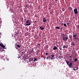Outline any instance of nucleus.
<instances>
[{"label": "nucleus", "instance_id": "nucleus-1", "mask_svg": "<svg viewBox=\"0 0 79 79\" xmlns=\"http://www.w3.org/2000/svg\"><path fill=\"white\" fill-rule=\"evenodd\" d=\"M26 24L25 26H30L31 25V23L30 22V21L29 20H27V21L26 22Z\"/></svg>", "mask_w": 79, "mask_h": 79}, {"label": "nucleus", "instance_id": "nucleus-2", "mask_svg": "<svg viewBox=\"0 0 79 79\" xmlns=\"http://www.w3.org/2000/svg\"><path fill=\"white\" fill-rule=\"evenodd\" d=\"M74 12L75 15H76L78 13V11H77V9L76 8L74 10Z\"/></svg>", "mask_w": 79, "mask_h": 79}, {"label": "nucleus", "instance_id": "nucleus-3", "mask_svg": "<svg viewBox=\"0 0 79 79\" xmlns=\"http://www.w3.org/2000/svg\"><path fill=\"white\" fill-rule=\"evenodd\" d=\"M69 38V37H68V36H67L66 38H65L64 37H63V39L64 41H67V40H68V39Z\"/></svg>", "mask_w": 79, "mask_h": 79}, {"label": "nucleus", "instance_id": "nucleus-4", "mask_svg": "<svg viewBox=\"0 0 79 79\" xmlns=\"http://www.w3.org/2000/svg\"><path fill=\"white\" fill-rule=\"evenodd\" d=\"M68 44H67L66 45H64L63 46V48H68Z\"/></svg>", "mask_w": 79, "mask_h": 79}, {"label": "nucleus", "instance_id": "nucleus-5", "mask_svg": "<svg viewBox=\"0 0 79 79\" xmlns=\"http://www.w3.org/2000/svg\"><path fill=\"white\" fill-rule=\"evenodd\" d=\"M69 68H71L73 66V63L72 62H70L69 65H68Z\"/></svg>", "mask_w": 79, "mask_h": 79}, {"label": "nucleus", "instance_id": "nucleus-6", "mask_svg": "<svg viewBox=\"0 0 79 79\" xmlns=\"http://www.w3.org/2000/svg\"><path fill=\"white\" fill-rule=\"evenodd\" d=\"M53 49L54 50H55L58 49V48L56 47V46H54V48H53Z\"/></svg>", "mask_w": 79, "mask_h": 79}, {"label": "nucleus", "instance_id": "nucleus-7", "mask_svg": "<svg viewBox=\"0 0 79 79\" xmlns=\"http://www.w3.org/2000/svg\"><path fill=\"white\" fill-rule=\"evenodd\" d=\"M43 23H45V22H47V20L45 18H44L43 19Z\"/></svg>", "mask_w": 79, "mask_h": 79}, {"label": "nucleus", "instance_id": "nucleus-8", "mask_svg": "<svg viewBox=\"0 0 79 79\" xmlns=\"http://www.w3.org/2000/svg\"><path fill=\"white\" fill-rule=\"evenodd\" d=\"M0 46H1V47H2V48H5V46L4 45H3V44H0Z\"/></svg>", "mask_w": 79, "mask_h": 79}, {"label": "nucleus", "instance_id": "nucleus-9", "mask_svg": "<svg viewBox=\"0 0 79 79\" xmlns=\"http://www.w3.org/2000/svg\"><path fill=\"white\" fill-rule=\"evenodd\" d=\"M73 37L74 38L76 37H77V34H76V33L73 34Z\"/></svg>", "mask_w": 79, "mask_h": 79}, {"label": "nucleus", "instance_id": "nucleus-10", "mask_svg": "<svg viewBox=\"0 0 79 79\" xmlns=\"http://www.w3.org/2000/svg\"><path fill=\"white\" fill-rule=\"evenodd\" d=\"M72 37H73V36H72V35H70L69 36V38L72 41H73V40H72Z\"/></svg>", "mask_w": 79, "mask_h": 79}, {"label": "nucleus", "instance_id": "nucleus-11", "mask_svg": "<svg viewBox=\"0 0 79 79\" xmlns=\"http://www.w3.org/2000/svg\"><path fill=\"white\" fill-rule=\"evenodd\" d=\"M15 47L16 48V47H19V48H20L21 47V46L20 45H19V44H17V45H15Z\"/></svg>", "mask_w": 79, "mask_h": 79}, {"label": "nucleus", "instance_id": "nucleus-12", "mask_svg": "<svg viewBox=\"0 0 79 79\" xmlns=\"http://www.w3.org/2000/svg\"><path fill=\"white\" fill-rule=\"evenodd\" d=\"M65 61H66V63H67V64L68 66V65H69V61H67V60H65Z\"/></svg>", "mask_w": 79, "mask_h": 79}, {"label": "nucleus", "instance_id": "nucleus-13", "mask_svg": "<svg viewBox=\"0 0 79 79\" xmlns=\"http://www.w3.org/2000/svg\"><path fill=\"white\" fill-rule=\"evenodd\" d=\"M71 45H73L74 46L75 45V44H74V42H72L71 43Z\"/></svg>", "mask_w": 79, "mask_h": 79}, {"label": "nucleus", "instance_id": "nucleus-14", "mask_svg": "<svg viewBox=\"0 0 79 79\" xmlns=\"http://www.w3.org/2000/svg\"><path fill=\"white\" fill-rule=\"evenodd\" d=\"M73 60H74V62H76L78 60V59H77V58H75L74 59H73Z\"/></svg>", "mask_w": 79, "mask_h": 79}, {"label": "nucleus", "instance_id": "nucleus-15", "mask_svg": "<svg viewBox=\"0 0 79 79\" xmlns=\"http://www.w3.org/2000/svg\"><path fill=\"white\" fill-rule=\"evenodd\" d=\"M40 29H41V30H44V28L42 27H40Z\"/></svg>", "mask_w": 79, "mask_h": 79}, {"label": "nucleus", "instance_id": "nucleus-16", "mask_svg": "<svg viewBox=\"0 0 79 79\" xmlns=\"http://www.w3.org/2000/svg\"><path fill=\"white\" fill-rule=\"evenodd\" d=\"M54 56H55L54 55H51L52 57H51V58H52V59H54L53 58H54Z\"/></svg>", "mask_w": 79, "mask_h": 79}, {"label": "nucleus", "instance_id": "nucleus-17", "mask_svg": "<svg viewBox=\"0 0 79 79\" xmlns=\"http://www.w3.org/2000/svg\"><path fill=\"white\" fill-rule=\"evenodd\" d=\"M40 45V44H38L37 45V47H39Z\"/></svg>", "mask_w": 79, "mask_h": 79}, {"label": "nucleus", "instance_id": "nucleus-18", "mask_svg": "<svg viewBox=\"0 0 79 79\" xmlns=\"http://www.w3.org/2000/svg\"><path fill=\"white\" fill-rule=\"evenodd\" d=\"M69 8L70 11H73V9L71 7H69Z\"/></svg>", "mask_w": 79, "mask_h": 79}, {"label": "nucleus", "instance_id": "nucleus-19", "mask_svg": "<svg viewBox=\"0 0 79 79\" xmlns=\"http://www.w3.org/2000/svg\"><path fill=\"white\" fill-rule=\"evenodd\" d=\"M56 29H60V27H56Z\"/></svg>", "mask_w": 79, "mask_h": 79}, {"label": "nucleus", "instance_id": "nucleus-20", "mask_svg": "<svg viewBox=\"0 0 79 79\" xmlns=\"http://www.w3.org/2000/svg\"><path fill=\"white\" fill-rule=\"evenodd\" d=\"M34 60H33V61H37V59L36 58H34Z\"/></svg>", "mask_w": 79, "mask_h": 79}, {"label": "nucleus", "instance_id": "nucleus-21", "mask_svg": "<svg viewBox=\"0 0 79 79\" xmlns=\"http://www.w3.org/2000/svg\"><path fill=\"white\" fill-rule=\"evenodd\" d=\"M64 26H65V27H67V26L66 25V24H64Z\"/></svg>", "mask_w": 79, "mask_h": 79}, {"label": "nucleus", "instance_id": "nucleus-22", "mask_svg": "<svg viewBox=\"0 0 79 79\" xmlns=\"http://www.w3.org/2000/svg\"><path fill=\"white\" fill-rule=\"evenodd\" d=\"M79 40V39L77 37V39H76V40L77 42V41H78V40Z\"/></svg>", "mask_w": 79, "mask_h": 79}, {"label": "nucleus", "instance_id": "nucleus-23", "mask_svg": "<svg viewBox=\"0 0 79 79\" xmlns=\"http://www.w3.org/2000/svg\"><path fill=\"white\" fill-rule=\"evenodd\" d=\"M72 60H73V59H72V58H71L69 59V61H72Z\"/></svg>", "mask_w": 79, "mask_h": 79}, {"label": "nucleus", "instance_id": "nucleus-24", "mask_svg": "<svg viewBox=\"0 0 79 79\" xmlns=\"http://www.w3.org/2000/svg\"><path fill=\"white\" fill-rule=\"evenodd\" d=\"M77 27L79 29V25H77Z\"/></svg>", "mask_w": 79, "mask_h": 79}, {"label": "nucleus", "instance_id": "nucleus-25", "mask_svg": "<svg viewBox=\"0 0 79 79\" xmlns=\"http://www.w3.org/2000/svg\"><path fill=\"white\" fill-rule=\"evenodd\" d=\"M25 6V7H27L26 9H27V5H26Z\"/></svg>", "mask_w": 79, "mask_h": 79}, {"label": "nucleus", "instance_id": "nucleus-26", "mask_svg": "<svg viewBox=\"0 0 79 79\" xmlns=\"http://www.w3.org/2000/svg\"><path fill=\"white\" fill-rule=\"evenodd\" d=\"M45 55H48V52H46L45 53Z\"/></svg>", "mask_w": 79, "mask_h": 79}, {"label": "nucleus", "instance_id": "nucleus-27", "mask_svg": "<svg viewBox=\"0 0 79 79\" xmlns=\"http://www.w3.org/2000/svg\"><path fill=\"white\" fill-rule=\"evenodd\" d=\"M67 24H68V25H69V22L68 23V22H67Z\"/></svg>", "mask_w": 79, "mask_h": 79}, {"label": "nucleus", "instance_id": "nucleus-28", "mask_svg": "<svg viewBox=\"0 0 79 79\" xmlns=\"http://www.w3.org/2000/svg\"><path fill=\"white\" fill-rule=\"evenodd\" d=\"M31 31L32 32H34V30H33Z\"/></svg>", "mask_w": 79, "mask_h": 79}, {"label": "nucleus", "instance_id": "nucleus-29", "mask_svg": "<svg viewBox=\"0 0 79 79\" xmlns=\"http://www.w3.org/2000/svg\"><path fill=\"white\" fill-rule=\"evenodd\" d=\"M73 70H74V71H76V69L74 68L73 69Z\"/></svg>", "mask_w": 79, "mask_h": 79}, {"label": "nucleus", "instance_id": "nucleus-30", "mask_svg": "<svg viewBox=\"0 0 79 79\" xmlns=\"http://www.w3.org/2000/svg\"><path fill=\"white\" fill-rule=\"evenodd\" d=\"M34 52V51L33 50V49L32 50H31V53H32V52Z\"/></svg>", "mask_w": 79, "mask_h": 79}, {"label": "nucleus", "instance_id": "nucleus-31", "mask_svg": "<svg viewBox=\"0 0 79 79\" xmlns=\"http://www.w3.org/2000/svg\"><path fill=\"white\" fill-rule=\"evenodd\" d=\"M77 38V37H74V39H76Z\"/></svg>", "mask_w": 79, "mask_h": 79}, {"label": "nucleus", "instance_id": "nucleus-32", "mask_svg": "<svg viewBox=\"0 0 79 79\" xmlns=\"http://www.w3.org/2000/svg\"><path fill=\"white\" fill-rule=\"evenodd\" d=\"M72 54L71 56L69 57V58H72Z\"/></svg>", "mask_w": 79, "mask_h": 79}, {"label": "nucleus", "instance_id": "nucleus-33", "mask_svg": "<svg viewBox=\"0 0 79 79\" xmlns=\"http://www.w3.org/2000/svg\"><path fill=\"white\" fill-rule=\"evenodd\" d=\"M76 70H77V69H78V68L77 67H76Z\"/></svg>", "mask_w": 79, "mask_h": 79}, {"label": "nucleus", "instance_id": "nucleus-34", "mask_svg": "<svg viewBox=\"0 0 79 79\" xmlns=\"http://www.w3.org/2000/svg\"><path fill=\"white\" fill-rule=\"evenodd\" d=\"M2 24V21H0V24Z\"/></svg>", "mask_w": 79, "mask_h": 79}, {"label": "nucleus", "instance_id": "nucleus-35", "mask_svg": "<svg viewBox=\"0 0 79 79\" xmlns=\"http://www.w3.org/2000/svg\"><path fill=\"white\" fill-rule=\"evenodd\" d=\"M60 50H62V49H61V48H60Z\"/></svg>", "mask_w": 79, "mask_h": 79}, {"label": "nucleus", "instance_id": "nucleus-36", "mask_svg": "<svg viewBox=\"0 0 79 79\" xmlns=\"http://www.w3.org/2000/svg\"><path fill=\"white\" fill-rule=\"evenodd\" d=\"M2 69H4V68H3V67H2V68L1 70Z\"/></svg>", "mask_w": 79, "mask_h": 79}, {"label": "nucleus", "instance_id": "nucleus-37", "mask_svg": "<svg viewBox=\"0 0 79 79\" xmlns=\"http://www.w3.org/2000/svg\"><path fill=\"white\" fill-rule=\"evenodd\" d=\"M35 23H36L37 22V21H35Z\"/></svg>", "mask_w": 79, "mask_h": 79}, {"label": "nucleus", "instance_id": "nucleus-38", "mask_svg": "<svg viewBox=\"0 0 79 79\" xmlns=\"http://www.w3.org/2000/svg\"><path fill=\"white\" fill-rule=\"evenodd\" d=\"M62 35H64V34H62Z\"/></svg>", "mask_w": 79, "mask_h": 79}, {"label": "nucleus", "instance_id": "nucleus-39", "mask_svg": "<svg viewBox=\"0 0 79 79\" xmlns=\"http://www.w3.org/2000/svg\"><path fill=\"white\" fill-rule=\"evenodd\" d=\"M55 1H58V0H55Z\"/></svg>", "mask_w": 79, "mask_h": 79}, {"label": "nucleus", "instance_id": "nucleus-40", "mask_svg": "<svg viewBox=\"0 0 79 79\" xmlns=\"http://www.w3.org/2000/svg\"><path fill=\"white\" fill-rule=\"evenodd\" d=\"M64 11V10H63V11Z\"/></svg>", "mask_w": 79, "mask_h": 79}, {"label": "nucleus", "instance_id": "nucleus-41", "mask_svg": "<svg viewBox=\"0 0 79 79\" xmlns=\"http://www.w3.org/2000/svg\"><path fill=\"white\" fill-rule=\"evenodd\" d=\"M60 29H62V28H61Z\"/></svg>", "mask_w": 79, "mask_h": 79}]
</instances>
